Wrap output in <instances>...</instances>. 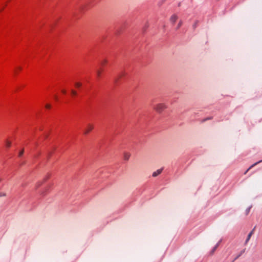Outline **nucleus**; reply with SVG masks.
<instances>
[{"instance_id": "nucleus-1", "label": "nucleus", "mask_w": 262, "mask_h": 262, "mask_svg": "<svg viewBox=\"0 0 262 262\" xmlns=\"http://www.w3.org/2000/svg\"><path fill=\"white\" fill-rule=\"evenodd\" d=\"M166 107L167 106L165 104L159 103L156 105V106L154 107V109L158 113H161Z\"/></svg>"}, {"instance_id": "nucleus-2", "label": "nucleus", "mask_w": 262, "mask_h": 262, "mask_svg": "<svg viewBox=\"0 0 262 262\" xmlns=\"http://www.w3.org/2000/svg\"><path fill=\"white\" fill-rule=\"evenodd\" d=\"M94 128V125L92 124L89 123L87 124L84 130V134L87 135L89 134L91 131H92Z\"/></svg>"}, {"instance_id": "nucleus-3", "label": "nucleus", "mask_w": 262, "mask_h": 262, "mask_svg": "<svg viewBox=\"0 0 262 262\" xmlns=\"http://www.w3.org/2000/svg\"><path fill=\"white\" fill-rule=\"evenodd\" d=\"M178 17L176 14H173L170 18V21L172 24H174L178 19Z\"/></svg>"}, {"instance_id": "nucleus-4", "label": "nucleus", "mask_w": 262, "mask_h": 262, "mask_svg": "<svg viewBox=\"0 0 262 262\" xmlns=\"http://www.w3.org/2000/svg\"><path fill=\"white\" fill-rule=\"evenodd\" d=\"M255 227H254L252 230L249 233V234L248 235V236H247V238L245 241V244L246 245L248 242H249V241L250 240L251 236L253 235V234L254 233V230H255Z\"/></svg>"}, {"instance_id": "nucleus-5", "label": "nucleus", "mask_w": 262, "mask_h": 262, "mask_svg": "<svg viewBox=\"0 0 262 262\" xmlns=\"http://www.w3.org/2000/svg\"><path fill=\"white\" fill-rule=\"evenodd\" d=\"M163 170V168H160L158 170H157L156 171L152 173V177H156L158 176L159 174H160Z\"/></svg>"}, {"instance_id": "nucleus-6", "label": "nucleus", "mask_w": 262, "mask_h": 262, "mask_svg": "<svg viewBox=\"0 0 262 262\" xmlns=\"http://www.w3.org/2000/svg\"><path fill=\"white\" fill-rule=\"evenodd\" d=\"M261 162H262V160H260L259 161L257 162H256L255 163H254L253 165H252L246 171H245L244 174H246L247 172L251 169L252 168V167H253L254 166H255V165H256L258 163H260Z\"/></svg>"}, {"instance_id": "nucleus-7", "label": "nucleus", "mask_w": 262, "mask_h": 262, "mask_svg": "<svg viewBox=\"0 0 262 262\" xmlns=\"http://www.w3.org/2000/svg\"><path fill=\"white\" fill-rule=\"evenodd\" d=\"M123 156H124V159L125 160L127 161V160H128V159H129L130 154L128 152H124Z\"/></svg>"}, {"instance_id": "nucleus-8", "label": "nucleus", "mask_w": 262, "mask_h": 262, "mask_svg": "<svg viewBox=\"0 0 262 262\" xmlns=\"http://www.w3.org/2000/svg\"><path fill=\"white\" fill-rule=\"evenodd\" d=\"M81 85H82V83L81 82H76L75 83V86L77 88H79L81 86Z\"/></svg>"}, {"instance_id": "nucleus-9", "label": "nucleus", "mask_w": 262, "mask_h": 262, "mask_svg": "<svg viewBox=\"0 0 262 262\" xmlns=\"http://www.w3.org/2000/svg\"><path fill=\"white\" fill-rule=\"evenodd\" d=\"M6 146L7 147H10L11 146V142L9 141V140H6Z\"/></svg>"}, {"instance_id": "nucleus-10", "label": "nucleus", "mask_w": 262, "mask_h": 262, "mask_svg": "<svg viewBox=\"0 0 262 262\" xmlns=\"http://www.w3.org/2000/svg\"><path fill=\"white\" fill-rule=\"evenodd\" d=\"M182 24H183V21L182 20H180L178 25V26L177 27V29H179L181 26L182 25Z\"/></svg>"}, {"instance_id": "nucleus-11", "label": "nucleus", "mask_w": 262, "mask_h": 262, "mask_svg": "<svg viewBox=\"0 0 262 262\" xmlns=\"http://www.w3.org/2000/svg\"><path fill=\"white\" fill-rule=\"evenodd\" d=\"M71 94L73 96H76L77 95V92L76 91L74 90H71Z\"/></svg>"}, {"instance_id": "nucleus-12", "label": "nucleus", "mask_w": 262, "mask_h": 262, "mask_svg": "<svg viewBox=\"0 0 262 262\" xmlns=\"http://www.w3.org/2000/svg\"><path fill=\"white\" fill-rule=\"evenodd\" d=\"M107 61L106 59H103L101 62V64L102 65V66H104L105 64H106L107 63Z\"/></svg>"}, {"instance_id": "nucleus-13", "label": "nucleus", "mask_w": 262, "mask_h": 262, "mask_svg": "<svg viewBox=\"0 0 262 262\" xmlns=\"http://www.w3.org/2000/svg\"><path fill=\"white\" fill-rule=\"evenodd\" d=\"M6 196V193L3 192H0V198L3 197V196Z\"/></svg>"}, {"instance_id": "nucleus-14", "label": "nucleus", "mask_w": 262, "mask_h": 262, "mask_svg": "<svg viewBox=\"0 0 262 262\" xmlns=\"http://www.w3.org/2000/svg\"><path fill=\"white\" fill-rule=\"evenodd\" d=\"M101 70H98L97 71V76L98 77H100L101 76Z\"/></svg>"}, {"instance_id": "nucleus-15", "label": "nucleus", "mask_w": 262, "mask_h": 262, "mask_svg": "<svg viewBox=\"0 0 262 262\" xmlns=\"http://www.w3.org/2000/svg\"><path fill=\"white\" fill-rule=\"evenodd\" d=\"M24 149H23L19 152V155L18 156L19 157H21L23 154H24Z\"/></svg>"}, {"instance_id": "nucleus-16", "label": "nucleus", "mask_w": 262, "mask_h": 262, "mask_svg": "<svg viewBox=\"0 0 262 262\" xmlns=\"http://www.w3.org/2000/svg\"><path fill=\"white\" fill-rule=\"evenodd\" d=\"M46 108H51V105L49 104H47L45 106Z\"/></svg>"}, {"instance_id": "nucleus-17", "label": "nucleus", "mask_w": 262, "mask_h": 262, "mask_svg": "<svg viewBox=\"0 0 262 262\" xmlns=\"http://www.w3.org/2000/svg\"><path fill=\"white\" fill-rule=\"evenodd\" d=\"M121 76H119L118 77H117V78H115V79H114V82L115 83H117V81H118V78L120 77Z\"/></svg>"}, {"instance_id": "nucleus-18", "label": "nucleus", "mask_w": 262, "mask_h": 262, "mask_svg": "<svg viewBox=\"0 0 262 262\" xmlns=\"http://www.w3.org/2000/svg\"><path fill=\"white\" fill-rule=\"evenodd\" d=\"M244 252H245V250H243L241 252V254H240L239 255H238L236 257V258H235V259H236V258H237L238 257H239L241 255V254H242V253H243Z\"/></svg>"}, {"instance_id": "nucleus-19", "label": "nucleus", "mask_w": 262, "mask_h": 262, "mask_svg": "<svg viewBox=\"0 0 262 262\" xmlns=\"http://www.w3.org/2000/svg\"><path fill=\"white\" fill-rule=\"evenodd\" d=\"M244 252H245V250H243L241 252V254H240L239 255H238L236 257V258H235V259H236V258H237L238 257H239L241 255V254H242V253H243Z\"/></svg>"}, {"instance_id": "nucleus-20", "label": "nucleus", "mask_w": 262, "mask_h": 262, "mask_svg": "<svg viewBox=\"0 0 262 262\" xmlns=\"http://www.w3.org/2000/svg\"><path fill=\"white\" fill-rule=\"evenodd\" d=\"M218 246V245L217 244L215 247L214 248H213V249L212 250V253H213L214 251L215 250V249H216V248Z\"/></svg>"}, {"instance_id": "nucleus-21", "label": "nucleus", "mask_w": 262, "mask_h": 262, "mask_svg": "<svg viewBox=\"0 0 262 262\" xmlns=\"http://www.w3.org/2000/svg\"><path fill=\"white\" fill-rule=\"evenodd\" d=\"M62 93H63V94H66V90H62Z\"/></svg>"}, {"instance_id": "nucleus-22", "label": "nucleus", "mask_w": 262, "mask_h": 262, "mask_svg": "<svg viewBox=\"0 0 262 262\" xmlns=\"http://www.w3.org/2000/svg\"><path fill=\"white\" fill-rule=\"evenodd\" d=\"M2 181V179L0 178V182Z\"/></svg>"}, {"instance_id": "nucleus-23", "label": "nucleus", "mask_w": 262, "mask_h": 262, "mask_svg": "<svg viewBox=\"0 0 262 262\" xmlns=\"http://www.w3.org/2000/svg\"><path fill=\"white\" fill-rule=\"evenodd\" d=\"M18 69L21 70V68L20 67H18Z\"/></svg>"}, {"instance_id": "nucleus-24", "label": "nucleus", "mask_w": 262, "mask_h": 262, "mask_svg": "<svg viewBox=\"0 0 262 262\" xmlns=\"http://www.w3.org/2000/svg\"><path fill=\"white\" fill-rule=\"evenodd\" d=\"M55 99H56V100L57 99V96H55Z\"/></svg>"}]
</instances>
